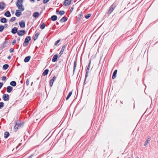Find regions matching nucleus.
Returning <instances> with one entry per match:
<instances>
[{
    "mask_svg": "<svg viewBox=\"0 0 158 158\" xmlns=\"http://www.w3.org/2000/svg\"><path fill=\"white\" fill-rule=\"evenodd\" d=\"M89 72V64L87 66V68L86 71V74L85 75L84 81L83 83V89L82 90V92H83L86 91L88 90L87 87L88 86L86 85V79L88 76V73Z\"/></svg>",
    "mask_w": 158,
    "mask_h": 158,
    "instance_id": "nucleus-1",
    "label": "nucleus"
},
{
    "mask_svg": "<svg viewBox=\"0 0 158 158\" xmlns=\"http://www.w3.org/2000/svg\"><path fill=\"white\" fill-rule=\"evenodd\" d=\"M15 124L14 127V131L16 132L17 131L18 127H20L23 126L24 123L23 122H21L20 121L18 120L15 121Z\"/></svg>",
    "mask_w": 158,
    "mask_h": 158,
    "instance_id": "nucleus-2",
    "label": "nucleus"
},
{
    "mask_svg": "<svg viewBox=\"0 0 158 158\" xmlns=\"http://www.w3.org/2000/svg\"><path fill=\"white\" fill-rule=\"evenodd\" d=\"M31 40L30 36H27L25 39L24 42L23 44L24 47L27 46L29 44V41Z\"/></svg>",
    "mask_w": 158,
    "mask_h": 158,
    "instance_id": "nucleus-3",
    "label": "nucleus"
},
{
    "mask_svg": "<svg viewBox=\"0 0 158 158\" xmlns=\"http://www.w3.org/2000/svg\"><path fill=\"white\" fill-rule=\"evenodd\" d=\"M116 7V5L115 4L113 3L110 6V8L109 11L108 12V14H110L113 11L114 9Z\"/></svg>",
    "mask_w": 158,
    "mask_h": 158,
    "instance_id": "nucleus-4",
    "label": "nucleus"
},
{
    "mask_svg": "<svg viewBox=\"0 0 158 158\" xmlns=\"http://www.w3.org/2000/svg\"><path fill=\"white\" fill-rule=\"evenodd\" d=\"M25 33L26 31L24 30H19L17 32V35L19 36H21L23 35Z\"/></svg>",
    "mask_w": 158,
    "mask_h": 158,
    "instance_id": "nucleus-5",
    "label": "nucleus"
},
{
    "mask_svg": "<svg viewBox=\"0 0 158 158\" xmlns=\"http://www.w3.org/2000/svg\"><path fill=\"white\" fill-rule=\"evenodd\" d=\"M2 98L3 100L5 101H8L10 99L9 95L6 94H4L3 95Z\"/></svg>",
    "mask_w": 158,
    "mask_h": 158,
    "instance_id": "nucleus-6",
    "label": "nucleus"
},
{
    "mask_svg": "<svg viewBox=\"0 0 158 158\" xmlns=\"http://www.w3.org/2000/svg\"><path fill=\"white\" fill-rule=\"evenodd\" d=\"M56 77L54 76L53 77L52 79H51L49 81V85L50 87H52V86L54 81L56 80Z\"/></svg>",
    "mask_w": 158,
    "mask_h": 158,
    "instance_id": "nucleus-7",
    "label": "nucleus"
},
{
    "mask_svg": "<svg viewBox=\"0 0 158 158\" xmlns=\"http://www.w3.org/2000/svg\"><path fill=\"white\" fill-rule=\"evenodd\" d=\"M71 0H65L63 5L64 6H67L69 5L71 3Z\"/></svg>",
    "mask_w": 158,
    "mask_h": 158,
    "instance_id": "nucleus-8",
    "label": "nucleus"
},
{
    "mask_svg": "<svg viewBox=\"0 0 158 158\" xmlns=\"http://www.w3.org/2000/svg\"><path fill=\"white\" fill-rule=\"evenodd\" d=\"M20 27L21 28H24L25 27V23L23 20H22L19 23Z\"/></svg>",
    "mask_w": 158,
    "mask_h": 158,
    "instance_id": "nucleus-9",
    "label": "nucleus"
},
{
    "mask_svg": "<svg viewBox=\"0 0 158 158\" xmlns=\"http://www.w3.org/2000/svg\"><path fill=\"white\" fill-rule=\"evenodd\" d=\"M16 6L18 7V9L21 11H23L24 10L23 4L19 5V4H17V5H16Z\"/></svg>",
    "mask_w": 158,
    "mask_h": 158,
    "instance_id": "nucleus-10",
    "label": "nucleus"
},
{
    "mask_svg": "<svg viewBox=\"0 0 158 158\" xmlns=\"http://www.w3.org/2000/svg\"><path fill=\"white\" fill-rule=\"evenodd\" d=\"M18 28L17 27H15L12 29L11 32L13 34H15L16 33H17V32H18Z\"/></svg>",
    "mask_w": 158,
    "mask_h": 158,
    "instance_id": "nucleus-11",
    "label": "nucleus"
},
{
    "mask_svg": "<svg viewBox=\"0 0 158 158\" xmlns=\"http://www.w3.org/2000/svg\"><path fill=\"white\" fill-rule=\"evenodd\" d=\"M6 7V5L5 3L2 2H0V9L3 10Z\"/></svg>",
    "mask_w": 158,
    "mask_h": 158,
    "instance_id": "nucleus-12",
    "label": "nucleus"
},
{
    "mask_svg": "<svg viewBox=\"0 0 158 158\" xmlns=\"http://www.w3.org/2000/svg\"><path fill=\"white\" fill-rule=\"evenodd\" d=\"M22 11H20L19 10H16L15 12V15L18 17L22 15Z\"/></svg>",
    "mask_w": 158,
    "mask_h": 158,
    "instance_id": "nucleus-13",
    "label": "nucleus"
},
{
    "mask_svg": "<svg viewBox=\"0 0 158 158\" xmlns=\"http://www.w3.org/2000/svg\"><path fill=\"white\" fill-rule=\"evenodd\" d=\"M58 58V55L57 54H55L53 57L52 59V61L53 62H56Z\"/></svg>",
    "mask_w": 158,
    "mask_h": 158,
    "instance_id": "nucleus-14",
    "label": "nucleus"
},
{
    "mask_svg": "<svg viewBox=\"0 0 158 158\" xmlns=\"http://www.w3.org/2000/svg\"><path fill=\"white\" fill-rule=\"evenodd\" d=\"M31 58V56H26L24 60V61L25 63H27L29 62Z\"/></svg>",
    "mask_w": 158,
    "mask_h": 158,
    "instance_id": "nucleus-15",
    "label": "nucleus"
},
{
    "mask_svg": "<svg viewBox=\"0 0 158 158\" xmlns=\"http://www.w3.org/2000/svg\"><path fill=\"white\" fill-rule=\"evenodd\" d=\"M4 15L7 17H9L11 16V15L9 10L6 11L4 14Z\"/></svg>",
    "mask_w": 158,
    "mask_h": 158,
    "instance_id": "nucleus-16",
    "label": "nucleus"
},
{
    "mask_svg": "<svg viewBox=\"0 0 158 158\" xmlns=\"http://www.w3.org/2000/svg\"><path fill=\"white\" fill-rule=\"evenodd\" d=\"M39 15L40 14L38 12H35L33 14V16L35 18H37Z\"/></svg>",
    "mask_w": 158,
    "mask_h": 158,
    "instance_id": "nucleus-17",
    "label": "nucleus"
},
{
    "mask_svg": "<svg viewBox=\"0 0 158 158\" xmlns=\"http://www.w3.org/2000/svg\"><path fill=\"white\" fill-rule=\"evenodd\" d=\"M0 21L1 23H6L7 22V19L4 17L2 18L0 20Z\"/></svg>",
    "mask_w": 158,
    "mask_h": 158,
    "instance_id": "nucleus-18",
    "label": "nucleus"
},
{
    "mask_svg": "<svg viewBox=\"0 0 158 158\" xmlns=\"http://www.w3.org/2000/svg\"><path fill=\"white\" fill-rule=\"evenodd\" d=\"M13 88L10 86H8L7 87V92L10 93L13 90Z\"/></svg>",
    "mask_w": 158,
    "mask_h": 158,
    "instance_id": "nucleus-19",
    "label": "nucleus"
},
{
    "mask_svg": "<svg viewBox=\"0 0 158 158\" xmlns=\"http://www.w3.org/2000/svg\"><path fill=\"white\" fill-rule=\"evenodd\" d=\"M57 19V17L56 15H54L51 16V19L52 21H56Z\"/></svg>",
    "mask_w": 158,
    "mask_h": 158,
    "instance_id": "nucleus-20",
    "label": "nucleus"
},
{
    "mask_svg": "<svg viewBox=\"0 0 158 158\" xmlns=\"http://www.w3.org/2000/svg\"><path fill=\"white\" fill-rule=\"evenodd\" d=\"M117 72V69L115 70L112 76V78L113 79H114L116 77Z\"/></svg>",
    "mask_w": 158,
    "mask_h": 158,
    "instance_id": "nucleus-21",
    "label": "nucleus"
},
{
    "mask_svg": "<svg viewBox=\"0 0 158 158\" xmlns=\"http://www.w3.org/2000/svg\"><path fill=\"white\" fill-rule=\"evenodd\" d=\"M40 34V32H38L35 35L34 37L33 38L34 41L36 40Z\"/></svg>",
    "mask_w": 158,
    "mask_h": 158,
    "instance_id": "nucleus-22",
    "label": "nucleus"
},
{
    "mask_svg": "<svg viewBox=\"0 0 158 158\" xmlns=\"http://www.w3.org/2000/svg\"><path fill=\"white\" fill-rule=\"evenodd\" d=\"M68 19V18L65 16L63 17L62 19L60 20V22L61 23L65 22Z\"/></svg>",
    "mask_w": 158,
    "mask_h": 158,
    "instance_id": "nucleus-23",
    "label": "nucleus"
},
{
    "mask_svg": "<svg viewBox=\"0 0 158 158\" xmlns=\"http://www.w3.org/2000/svg\"><path fill=\"white\" fill-rule=\"evenodd\" d=\"M82 13L81 12L78 15V18L77 20V22H78L82 18Z\"/></svg>",
    "mask_w": 158,
    "mask_h": 158,
    "instance_id": "nucleus-24",
    "label": "nucleus"
},
{
    "mask_svg": "<svg viewBox=\"0 0 158 158\" xmlns=\"http://www.w3.org/2000/svg\"><path fill=\"white\" fill-rule=\"evenodd\" d=\"M49 69H46L43 72L42 75L44 76H45L46 75H47L49 72Z\"/></svg>",
    "mask_w": 158,
    "mask_h": 158,
    "instance_id": "nucleus-25",
    "label": "nucleus"
},
{
    "mask_svg": "<svg viewBox=\"0 0 158 158\" xmlns=\"http://www.w3.org/2000/svg\"><path fill=\"white\" fill-rule=\"evenodd\" d=\"M10 84V85L13 87L17 85L16 82L15 81H11Z\"/></svg>",
    "mask_w": 158,
    "mask_h": 158,
    "instance_id": "nucleus-26",
    "label": "nucleus"
},
{
    "mask_svg": "<svg viewBox=\"0 0 158 158\" xmlns=\"http://www.w3.org/2000/svg\"><path fill=\"white\" fill-rule=\"evenodd\" d=\"M10 135V133L8 131L5 132L4 134V137L5 138H7Z\"/></svg>",
    "mask_w": 158,
    "mask_h": 158,
    "instance_id": "nucleus-27",
    "label": "nucleus"
},
{
    "mask_svg": "<svg viewBox=\"0 0 158 158\" xmlns=\"http://www.w3.org/2000/svg\"><path fill=\"white\" fill-rule=\"evenodd\" d=\"M151 139V137L150 136L148 137L147 139L146 140V142H145L144 144V145L145 146H146L147 145V143H148V141L150 140Z\"/></svg>",
    "mask_w": 158,
    "mask_h": 158,
    "instance_id": "nucleus-28",
    "label": "nucleus"
},
{
    "mask_svg": "<svg viewBox=\"0 0 158 158\" xmlns=\"http://www.w3.org/2000/svg\"><path fill=\"white\" fill-rule=\"evenodd\" d=\"M9 67V65L8 64H5L3 65L2 69L3 70H6Z\"/></svg>",
    "mask_w": 158,
    "mask_h": 158,
    "instance_id": "nucleus-29",
    "label": "nucleus"
},
{
    "mask_svg": "<svg viewBox=\"0 0 158 158\" xmlns=\"http://www.w3.org/2000/svg\"><path fill=\"white\" fill-rule=\"evenodd\" d=\"M23 2V0H17L16 2V5L17 4L19 5L22 4Z\"/></svg>",
    "mask_w": 158,
    "mask_h": 158,
    "instance_id": "nucleus-30",
    "label": "nucleus"
},
{
    "mask_svg": "<svg viewBox=\"0 0 158 158\" xmlns=\"http://www.w3.org/2000/svg\"><path fill=\"white\" fill-rule=\"evenodd\" d=\"M72 91L70 92L68 95L67 96L66 99V100H67L69 99V98L70 97L71 95H72Z\"/></svg>",
    "mask_w": 158,
    "mask_h": 158,
    "instance_id": "nucleus-31",
    "label": "nucleus"
},
{
    "mask_svg": "<svg viewBox=\"0 0 158 158\" xmlns=\"http://www.w3.org/2000/svg\"><path fill=\"white\" fill-rule=\"evenodd\" d=\"M76 64L77 62L76 60H75L74 62V65H73V74L74 73V72L75 70L76 67Z\"/></svg>",
    "mask_w": 158,
    "mask_h": 158,
    "instance_id": "nucleus-32",
    "label": "nucleus"
},
{
    "mask_svg": "<svg viewBox=\"0 0 158 158\" xmlns=\"http://www.w3.org/2000/svg\"><path fill=\"white\" fill-rule=\"evenodd\" d=\"M46 26L45 24L44 23H43L41 24L40 26V28L42 29H44Z\"/></svg>",
    "mask_w": 158,
    "mask_h": 158,
    "instance_id": "nucleus-33",
    "label": "nucleus"
},
{
    "mask_svg": "<svg viewBox=\"0 0 158 158\" xmlns=\"http://www.w3.org/2000/svg\"><path fill=\"white\" fill-rule=\"evenodd\" d=\"M4 106V104L3 102H0V109L3 108Z\"/></svg>",
    "mask_w": 158,
    "mask_h": 158,
    "instance_id": "nucleus-34",
    "label": "nucleus"
},
{
    "mask_svg": "<svg viewBox=\"0 0 158 158\" xmlns=\"http://www.w3.org/2000/svg\"><path fill=\"white\" fill-rule=\"evenodd\" d=\"M4 28L3 25H0V32H2Z\"/></svg>",
    "mask_w": 158,
    "mask_h": 158,
    "instance_id": "nucleus-35",
    "label": "nucleus"
},
{
    "mask_svg": "<svg viewBox=\"0 0 158 158\" xmlns=\"http://www.w3.org/2000/svg\"><path fill=\"white\" fill-rule=\"evenodd\" d=\"M65 13V12L64 10L60 11H59V14H60L61 15H63Z\"/></svg>",
    "mask_w": 158,
    "mask_h": 158,
    "instance_id": "nucleus-36",
    "label": "nucleus"
},
{
    "mask_svg": "<svg viewBox=\"0 0 158 158\" xmlns=\"http://www.w3.org/2000/svg\"><path fill=\"white\" fill-rule=\"evenodd\" d=\"M66 46H67L66 45H63L62 47V48L61 49V51H62L64 52V50L65 48H66Z\"/></svg>",
    "mask_w": 158,
    "mask_h": 158,
    "instance_id": "nucleus-37",
    "label": "nucleus"
},
{
    "mask_svg": "<svg viewBox=\"0 0 158 158\" xmlns=\"http://www.w3.org/2000/svg\"><path fill=\"white\" fill-rule=\"evenodd\" d=\"M60 40V39H59L58 40H57L55 43V45L56 46L57 45V44L59 43Z\"/></svg>",
    "mask_w": 158,
    "mask_h": 158,
    "instance_id": "nucleus-38",
    "label": "nucleus"
},
{
    "mask_svg": "<svg viewBox=\"0 0 158 158\" xmlns=\"http://www.w3.org/2000/svg\"><path fill=\"white\" fill-rule=\"evenodd\" d=\"M16 19V18L15 17H12L10 19V22H13Z\"/></svg>",
    "mask_w": 158,
    "mask_h": 158,
    "instance_id": "nucleus-39",
    "label": "nucleus"
},
{
    "mask_svg": "<svg viewBox=\"0 0 158 158\" xmlns=\"http://www.w3.org/2000/svg\"><path fill=\"white\" fill-rule=\"evenodd\" d=\"M49 0H43V3L46 4L49 2Z\"/></svg>",
    "mask_w": 158,
    "mask_h": 158,
    "instance_id": "nucleus-40",
    "label": "nucleus"
},
{
    "mask_svg": "<svg viewBox=\"0 0 158 158\" xmlns=\"http://www.w3.org/2000/svg\"><path fill=\"white\" fill-rule=\"evenodd\" d=\"M29 80L28 79L27 80L26 83L27 86H28L29 85Z\"/></svg>",
    "mask_w": 158,
    "mask_h": 158,
    "instance_id": "nucleus-41",
    "label": "nucleus"
},
{
    "mask_svg": "<svg viewBox=\"0 0 158 158\" xmlns=\"http://www.w3.org/2000/svg\"><path fill=\"white\" fill-rule=\"evenodd\" d=\"M6 77L5 76H3L2 77V81H5V80H6Z\"/></svg>",
    "mask_w": 158,
    "mask_h": 158,
    "instance_id": "nucleus-42",
    "label": "nucleus"
},
{
    "mask_svg": "<svg viewBox=\"0 0 158 158\" xmlns=\"http://www.w3.org/2000/svg\"><path fill=\"white\" fill-rule=\"evenodd\" d=\"M16 42V40H14L12 42V45H14L15 44Z\"/></svg>",
    "mask_w": 158,
    "mask_h": 158,
    "instance_id": "nucleus-43",
    "label": "nucleus"
},
{
    "mask_svg": "<svg viewBox=\"0 0 158 158\" xmlns=\"http://www.w3.org/2000/svg\"><path fill=\"white\" fill-rule=\"evenodd\" d=\"M10 53H12L14 52V49L13 48H11L10 49Z\"/></svg>",
    "mask_w": 158,
    "mask_h": 158,
    "instance_id": "nucleus-44",
    "label": "nucleus"
},
{
    "mask_svg": "<svg viewBox=\"0 0 158 158\" xmlns=\"http://www.w3.org/2000/svg\"><path fill=\"white\" fill-rule=\"evenodd\" d=\"M85 18L86 19H88L89 18V14H87L85 16Z\"/></svg>",
    "mask_w": 158,
    "mask_h": 158,
    "instance_id": "nucleus-45",
    "label": "nucleus"
},
{
    "mask_svg": "<svg viewBox=\"0 0 158 158\" xmlns=\"http://www.w3.org/2000/svg\"><path fill=\"white\" fill-rule=\"evenodd\" d=\"M63 52L62 51H60V52L59 53V56L60 57V56L62 54H63Z\"/></svg>",
    "mask_w": 158,
    "mask_h": 158,
    "instance_id": "nucleus-46",
    "label": "nucleus"
},
{
    "mask_svg": "<svg viewBox=\"0 0 158 158\" xmlns=\"http://www.w3.org/2000/svg\"><path fill=\"white\" fill-rule=\"evenodd\" d=\"M8 26V24H6L4 25L3 26V27H4V28H6Z\"/></svg>",
    "mask_w": 158,
    "mask_h": 158,
    "instance_id": "nucleus-47",
    "label": "nucleus"
},
{
    "mask_svg": "<svg viewBox=\"0 0 158 158\" xmlns=\"http://www.w3.org/2000/svg\"><path fill=\"white\" fill-rule=\"evenodd\" d=\"M3 85V83L2 82H0V89L1 88Z\"/></svg>",
    "mask_w": 158,
    "mask_h": 158,
    "instance_id": "nucleus-48",
    "label": "nucleus"
},
{
    "mask_svg": "<svg viewBox=\"0 0 158 158\" xmlns=\"http://www.w3.org/2000/svg\"><path fill=\"white\" fill-rule=\"evenodd\" d=\"M86 115L84 116L83 120L84 121H85L86 118Z\"/></svg>",
    "mask_w": 158,
    "mask_h": 158,
    "instance_id": "nucleus-49",
    "label": "nucleus"
},
{
    "mask_svg": "<svg viewBox=\"0 0 158 158\" xmlns=\"http://www.w3.org/2000/svg\"><path fill=\"white\" fill-rule=\"evenodd\" d=\"M8 39H6V38L5 39V41H4L3 42V44H6V43L7 42V41H6V40H7Z\"/></svg>",
    "mask_w": 158,
    "mask_h": 158,
    "instance_id": "nucleus-50",
    "label": "nucleus"
},
{
    "mask_svg": "<svg viewBox=\"0 0 158 158\" xmlns=\"http://www.w3.org/2000/svg\"><path fill=\"white\" fill-rule=\"evenodd\" d=\"M17 42L18 43H19V40H20V38L19 37L17 38Z\"/></svg>",
    "mask_w": 158,
    "mask_h": 158,
    "instance_id": "nucleus-51",
    "label": "nucleus"
},
{
    "mask_svg": "<svg viewBox=\"0 0 158 158\" xmlns=\"http://www.w3.org/2000/svg\"><path fill=\"white\" fill-rule=\"evenodd\" d=\"M73 7H72L70 10V12H72V11L73 10Z\"/></svg>",
    "mask_w": 158,
    "mask_h": 158,
    "instance_id": "nucleus-52",
    "label": "nucleus"
},
{
    "mask_svg": "<svg viewBox=\"0 0 158 158\" xmlns=\"http://www.w3.org/2000/svg\"><path fill=\"white\" fill-rule=\"evenodd\" d=\"M11 56H9L7 57V59L10 60L11 59Z\"/></svg>",
    "mask_w": 158,
    "mask_h": 158,
    "instance_id": "nucleus-53",
    "label": "nucleus"
},
{
    "mask_svg": "<svg viewBox=\"0 0 158 158\" xmlns=\"http://www.w3.org/2000/svg\"><path fill=\"white\" fill-rule=\"evenodd\" d=\"M6 44H3V46H2L3 48L5 47L6 46Z\"/></svg>",
    "mask_w": 158,
    "mask_h": 158,
    "instance_id": "nucleus-54",
    "label": "nucleus"
},
{
    "mask_svg": "<svg viewBox=\"0 0 158 158\" xmlns=\"http://www.w3.org/2000/svg\"><path fill=\"white\" fill-rule=\"evenodd\" d=\"M30 2H34L35 1V0H29Z\"/></svg>",
    "mask_w": 158,
    "mask_h": 158,
    "instance_id": "nucleus-55",
    "label": "nucleus"
},
{
    "mask_svg": "<svg viewBox=\"0 0 158 158\" xmlns=\"http://www.w3.org/2000/svg\"><path fill=\"white\" fill-rule=\"evenodd\" d=\"M59 11L58 10H56V13L57 14H59Z\"/></svg>",
    "mask_w": 158,
    "mask_h": 158,
    "instance_id": "nucleus-56",
    "label": "nucleus"
},
{
    "mask_svg": "<svg viewBox=\"0 0 158 158\" xmlns=\"http://www.w3.org/2000/svg\"><path fill=\"white\" fill-rule=\"evenodd\" d=\"M56 24L57 25H58L59 24V23L58 22H56Z\"/></svg>",
    "mask_w": 158,
    "mask_h": 158,
    "instance_id": "nucleus-57",
    "label": "nucleus"
},
{
    "mask_svg": "<svg viewBox=\"0 0 158 158\" xmlns=\"http://www.w3.org/2000/svg\"><path fill=\"white\" fill-rule=\"evenodd\" d=\"M11 12H12V13H13H13H14V11H11Z\"/></svg>",
    "mask_w": 158,
    "mask_h": 158,
    "instance_id": "nucleus-58",
    "label": "nucleus"
},
{
    "mask_svg": "<svg viewBox=\"0 0 158 158\" xmlns=\"http://www.w3.org/2000/svg\"><path fill=\"white\" fill-rule=\"evenodd\" d=\"M91 15V14H89V17H90Z\"/></svg>",
    "mask_w": 158,
    "mask_h": 158,
    "instance_id": "nucleus-59",
    "label": "nucleus"
},
{
    "mask_svg": "<svg viewBox=\"0 0 158 158\" xmlns=\"http://www.w3.org/2000/svg\"><path fill=\"white\" fill-rule=\"evenodd\" d=\"M90 63H91V62H90V61H89V66H90Z\"/></svg>",
    "mask_w": 158,
    "mask_h": 158,
    "instance_id": "nucleus-60",
    "label": "nucleus"
},
{
    "mask_svg": "<svg viewBox=\"0 0 158 158\" xmlns=\"http://www.w3.org/2000/svg\"><path fill=\"white\" fill-rule=\"evenodd\" d=\"M33 83V82H32L31 83V86L32 85Z\"/></svg>",
    "mask_w": 158,
    "mask_h": 158,
    "instance_id": "nucleus-61",
    "label": "nucleus"
},
{
    "mask_svg": "<svg viewBox=\"0 0 158 158\" xmlns=\"http://www.w3.org/2000/svg\"><path fill=\"white\" fill-rule=\"evenodd\" d=\"M136 158H139L138 157H137Z\"/></svg>",
    "mask_w": 158,
    "mask_h": 158,
    "instance_id": "nucleus-62",
    "label": "nucleus"
},
{
    "mask_svg": "<svg viewBox=\"0 0 158 158\" xmlns=\"http://www.w3.org/2000/svg\"><path fill=\"white\" fill-rule=\"evenodd\" d=\"M52 29H54V27H53Z\"/></svg>",
    "mask_w": 158,
    "mask_h": 158,
    "instance_id": "nucleus-63",
    "label": "nucleus"
},
{
    "mask_svg": "<svg viewBox=\"0 0 158 158\" xmlns=\"http://www.w3.org/2000/svg\"><path fill=\"white\" fill-rule=\"evenodd\" d=\"M52 29H54V27H53Z\"/></svg>",
    "mask_w": 158,
    "mask_h": 158,
    "instance_id": "nucleus-64",
    "label": "nucleus"
}]
</instances>
